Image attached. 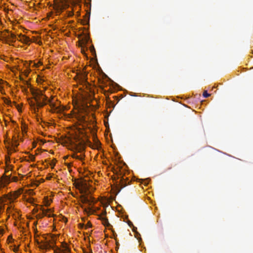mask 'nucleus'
<instances>
[{
  "label": "nucleus",
  "mask_w": 253,
  "mask_h": 253,
  "mask_svg": "<svg viewBox=\"0 0 253 253\" xmlns=\"http://www.w3.org/2000/svg\"><path fill=\"white\" fill-rule=\"evenodd\" d=\"M6 212L7 215V219H8L10 215H11L15 220L17 221L19 220L20 221L22 219L20 211L15 208L14 206H8Z\"/></svg>",
  "instance_id": "12"
},
{
  "label": "nucleus",
  "mask_w": 253,
  "mask_h": 253,
  "mask_svg": "<svg viewBox=\"0 0 253 253\" xmlns=\"http://www.w3.org/2000/svg\"><path fill=\"white\" fill-rule=\"evenodd\" d=\"M60 237V234H47L45 237V240L48 243V244L50 246L51 249L53 250V248L55 247H57L56 243L57 240L59 239Z\"/></svg>",
  "instance_id": "14"
},
{
  "label": "nucleus",
  "mask_w": 253,
  "mask_h": 253,
  "mask_svg": "<svg viewBox=\"0 0 253 253\" xmlns=\"http://www.w3.org/2000/svg\"><path fill=\"white\" fill-rule=\"evenodd\" d=\"M91 65L85 66L82 71H80L74 77L77 84L82 85L79 88V99L83 100V103L74 106L70 113L66 114V111L70 109V105L63 106L61 104L60 101L57 97L52 95L50 89L44 88L42 90L38 88L30 87V91L32 97L28 99L31 112L35 114L39 121L40 110L44 106L48 105L47 110L52 113L63 114L65 120L76 118L81 123L87 122L88 121V114L90 111L89 106L87 102L90 100L92 95L91 85L87 81V73Z\"/></svg>",
  "instance_id": "1"
},
{
  "label": "nucleus",
  "mask_w": 253,
  "mask_h": 253,
  "mask_svg": "<svg viewBox=\"0 0 253 253\" xmlns=\"http://www.w3.org/2000/svg\"><path fill=\"white\" fill-rule=\"evenodd\" d=\"M46 142L45 140L42 138H38L37 142H34L33 143V147H35L36 146V144L38 143L40 146Z\"/></svg>",
  "instance_id": "33"
},
{
  "label": "nucleus",
  "mask_w": 253,
  "mask_h": 253,
  "mask_svg": "<svg viewBox=\"0 0 253 253\" xmlns=\"http://www.w3.org/2000/svg\"><path fill=\"white\" fill-rule=\"evenodd\" d=\"M45 82V78L44 76L41 75L38 76L37 78V82L38 84H43Z\"/></svg>",
  "instance_id": "31"
},
{
  "label": "nucleus",
  "mask_w": 253,
  "mask_h": 253,
  "mask_svg": "<svg viewBox=\"0 0 253 253\" xmlns=\"http://www.w3.org/2000/svg\"><path fill=\"white\" fill-rule=\"evenodd\" d=\"M32 213L35 215L37 219H40L44 217H53L54 215L52 209H48L42 205H36L32 211Z\"/></svg>",
  "instance_id": "8"
},
{
  "label": "nucleus",
  "mask_w": 253,
  "mask_h": 253,
  "mask_svg": "<svg viewBox=\"0 0 253 253\" xmlns=\"http://www.w3.org/2000/svg\"><path fill=\"white\" fill-rule=\"evenodd\" d=\"M42 43V42H40V43H39V44H41Z\"/></svg>",
  "instance_id": "51"
},
{
  "label": "nucleus",
  "mask_w": 253,
  "mask_h": 253,
  "mask_svg": "<svg viewBox=\"0 0 253 253\" xmlns=\"http://www.w3.org/2000/svg\"><path fill=\"white\" fill-rule=\"evenodd\" d=\"M27 202L30 203V204H34L35 202V199L33 198H28L26 200Z\"/></svg>",
  "instance_id": "41"
},
{
  "label": "nucleus",
  "mask_w": 253,
  "mask_h": 253,
  "mask_svg": "<svg viewBox=\"0 0 253 253\" xmlns=\"http://www.w3.org/2000/svg\"><path fill=\"white\" fill-rule=\"evenodd\" d=\"M69 0H59L54 2L53 9L54 11H51L47 14V18L50 19L53 17L55 13L56 15H60L62 12L69 7L70 4Z\"/></svg>",
  "instance_id": "7"
},
{
  "label": "nucleus",
  "mask_w": 253,
  "mask_h": 253,
  "mask_svg": "<svg viewBox=\"0 0 253 253\" xmlns=\"http://www.w3.org/2000/svg\"><path fill=\"white\" fill-rule=\"evenodd\" d=\"M92 140H93L92 143L96 144L97 143L99 144H101L100 142H99V141L98 140V139H97V138L94 135L92 137Z\"/></svg>",
  "instance_id": "40"
},
{
  "label": "nucleus",
  "mask_w": 253,
  "mask_h": 253,
  "mask_svg": "<svg viewBox=\"0 0 253 253\" xmlns=\"http://www.w3.org/2000/svg\"><path fill=\"white\" fill-rule=\"evenodd\" d=\"M52 202V200L50 196L44 197L43 199V201H42L43 205H42L44 207H48L50 205V204Z\"/></svg>",
  "instance_id": "24"
},
{
  "label": "nucleus",
  "mask_w": 253,
  "mask_h": 253,
  "mask_svg": "<svg viewBox=\"0 0 253 253\" xmlns=\"http://www.w3.org/2000/svg\"><path fill=\"white\" fill-rule=\"evenodd\" d=\"M62 144L73 151L71 155L65 156L63 158V164L69 170L74 168H84L85 165V145H89L93 149L100 150L101 144L92 143L88 141L83 130L72 131L62 140Z\"/></svg>",
  "instance_id": "2"
},
{
  "label": "nucleus",
  "mask_w": 253,
  "mask_h": 253,
  "mask_svg": "<svg viewBox=\"0 0 253 253\" xmlns=\"http://www.w3.org/2000/svg\"><path fill=\"white\" fill-rule=\"evenodd\" d=\"M91 61L95 62L93 60H92ZM92 70L97 72V78L99 85L101 88L104 89L105 86H107V85L106 84V82L108 81L107 77L106 75L102 72L98 65H97L96 63H94V64L92 65Z\"/></svg>",
  "instance_id": "10"
},
{
  "label": "nucleus",
  "mask_w": 253,
  "mask_h": 253,
  "mask_svg": "<svg viewBox=\"0 0 253 253\" xmlns=\"http://www.w3.org/2000/svg\"><path fill=\"white\" fill-rule=\"evenodd\" d=\"M33 63V61H20L18 65L15 66L14 68L16 70L19 71L21 75H23L25 77H28L30 73L31 70V64Z\"/></svg>",
  "instance_id": "9"
},
{
  "label": "nucleus",
  "mask_w": 253,
  "mask_h": 253,
  "mask_svg": "<svg viewBox=\"0 0 253 253\" xmlns=\"http://www.w3.org/2000/svg\"><path fill=\"white\" fill-rule=\"evenodd\" d=\"M71 195H72L73 196H74V197H76V196H75V195L74 194V193L71 192Z\"/></svg>",
  "instance_id": "49"
},
{
  "label": "nucleus",
  "mask_w": 253,
  "mask_h": 253,
  "mask_svg": "<svg viewBox=\"0 0 253 253\" xmlns=\"http://www.w3.org/2000/svg\"><path fill=\"white\" fill-rule=\"evenodd\" d=\"M89 51L91 52L92 55H94L95 54V50L94 46L93 45L90 46L89 48Z\"/></svg>",
  "instance_id": "38"
},
{
  "label": "nucleus",
  "mask_w": 253,
  "mask_h": 253,
  "mask_svg": "<svg viewBox=\"0 0 253 253\" xmlns=\"http://www.w3.org/2000/svg\"><path fill=\"white\" fill-rule=\"evenodd\" d=\"M53 253H71V250L68 244L65 242H61L60 246L53 248Z\"/></svg>",
  "instance_id": "13"
},
{
  "label": "nucleus",
  "mask_w": 253,
  "mask_h": 253,
  "mask_svg": "<svg viewBox=\"0 0 253 253\" xmlns=\"http://www.w3.org/2000/svg\"><path fill=\"white\" fill-rule=\"evenodd\" d=\"M13 106L16 108L19 113H21L22 112L23 107V103L17 104L16 102L13 101Z\"/></svg>",
  "instance_id": "27"
},
{
  "label": "nucleus",
  "mask_w": 253,
  "mask_h": 253,
  "mask_svg": "<svg viewBox=\"0 0 253 253\" xmlns=\"http://www.w3.org/2000/svg\"><path fill=\"white\" fill-rule=\"evenodd\" d=\"M16 40V35L14 33H8L7 35H3L2 36L3 42L10 45H13Z\"/></svg>",
  "instance_id": "16"
},
{
  "label": "nucleus",
  "mask_w": 253,
  "mask_h": 253,
  "mask_svg": "<svg viewBox=\"0 0 253 253\" xmlns=\"http://www.w3.org/2000/svg\"><path fill=\"white\" fill-rule=\"evenodd\" d=\"M93 184H95V182L87 178L77 179L74 183L75 188L81 194L80 198L82 202L89 205L88 207L84 209V211L88 215L94 214L99 217L106 210V208L102 205L101 202L94 201V199L92 197L91 194L95 189Z\"/></svg>",
  "instance_id": "3"
},
{
  "label": "nucleus",
  "mask_w": 253,
  "mask_h": 253,
  "mask_svg": "<svg viewBox=\"0 0 253 253\" xmlns=\"http://www.w3.org/2000/svg\"><path fill=\"white\" fill-rule=\"evenodd\" d=\"M9 175H10V182H18V181L21 180L22 179V177H23V176H21V178L20 179H19V178L17 176H12L11 174H9Z\"/></svg>",
  "instance_id": "36"
},
{
  "label": "nucleus",
  "mask_w": 253,
  "mask_h": 253,
  "mask_svg": "<svg viewBox=\"0 0 253 253\" xmlns=\"http://www.w3.org/2000/svg\"><path fill=\"white\" fill-rule=\"evenodd\" d=\"M81 48V52L82 53L84 54L85 56H86L85 51L86 50V45L85 46H80Z\"/></svg>",
  "instance_id": "39"
},
{
  "label": "nucleus",
  "mask_w": 253,
  "mask_h": 253,
  "mask_svg": "<svg viewBox=\"0 0 253 253\" xmlns=\"http://www.w3.org/2000/svg\"><path fill=\"white\" fill-rule=\"evenodd\" d=\"M17 40L23 44L29 45L33 41L29 37L25 35L22 34L21 33H17Z\"/></svg>",
  "instance_id": "18"
},
{
  "label": "nucleus",
  "mask_w": 253,
  "mask_h": 253,
  "mask_svg": "<svg viewBox=\"0 0 253 253\" xmlns=\"http://www.w3.org/2000/svg\"><path fill=\"white\" fill-rule=\"evenodd\" d=\"M21 127L22 134H21L20 132H19L20 136L18 137V138H17L18 139V143L20 140V141L22 140V137L21 135H22L23 137H24L25 135L26 134L27 130H28V125L25 123L22 122ZM16 130H18V131H19V132H20V130L19 129H15L13 131L12 135H14V134L15 133V131H16Z\"/></svg>",
  "instance_id": "19"
},
{
  "label": "nucleus",
  "mask_w": 253,
  "mask_h": 253,
  "mask_svg": "<svg viewBox=\"0 0 253 253\" xmlns=\"http://www.w3.org/2000/svg\"><path fill=\"white\" fill-rule=\"evenodd\" d=\"M106 210H104L103 214H101L100 216L98 217V219L101 220L102 224L106 228L109 229H110L112 226L110 224L108 218L106 217Z\"/></svg>",
  "instance_id": "20"
},
{
  "label": "nucleus",
  "mask_w": 253,
  "mask_h": 253,
  "mask_svg": "<svg viewBox=\"0 0 253 253\" xmlns=\"http://www.w3.org/2000/svg\"><path fill=\"white\" fill-rule=\"evenodd\" d=\"M0 253H5L3 251L1 250Z\"/></svg>",
  "instance_id": "50"
},
{
  "label": "nucleus",
  "mask_w": 253,
  "mask_h": 253,
  "mask_svg": "<svg viewBox=\"0 0 253 253\" xmlns=\"http://www.w3.org/2000/svg\"><path fill=\"white\" fill-rule=\"evenodd\" d=\"M40 248L42 250H49L51 249L50 246L48 244V243L44 240V241L42 242L41 245H40Z\"/></svg>",
  "instance_id": "29"
},
{
  "label": "nucleus",
  "mask_w": 253,
  "mask_h": 253,
  "mask_svg": "<svg viewBox=\"0 0 253 253\" xmlns=\"http://www.w3.org/2000/svg\"><path fill=\"white\" fill-rule=\"evenodd\" d=\"M42 43V42H40V43H39V44H41Z\"/></svg>",
  "instance_id": "52"
},
{
  "label": "nucleus",
  "mask_w": 253,
  "mask_h": 253,
  "mask_svg": "<svg viewBox=\"0 0 253 253\" xmlns=\"http://www.w3.org/2000/svg\"><path fill=\"white\" fill-rule=\"evenodd\" d=\"M7 243L8 244H9V246L10 245L13 244L15 243L12 236H11V235L8 236V237L7 239Z\"/></svg>",
  "instance_id": "37"
},
{
  "label": "nucleus",
  "mask_w": 253,
  "mask_h": 253,
  "mask_svg": "<svg viewBox=\"0 0 253 253\" xmlns=\"http://www.w3.org/2000/svg\"><path fill=\"white\" fill-rule=\"evenodd\" d=\"M203 95L204 97L207 98L210 96V94L208 93L207 91L205 90L204 91Z\"/></svg>",
  "instance_id": "43"
},
{
  "label": "nucleus",
  "mask_w": 253,
  "mask_h": 253,
  "mask_svg": "<svg viewBox=\"0 0 253 253\" xmlns=\"http://www.w3.org/2000/svg\"><path fill=\"white\" fill-rule=\"evenodd\" d=\"M33 219V217H29V216H28V217H27V219L31 220V219Z\"/></svg>",
  "instance_id": "48"
},
{
  "label": "nucleus",
  "mask_w": 253,
  "mask_h": 253,
  "mask_svg": "<svg viewBox=\"0 0 253 253\" xmlns=\"http://www.w3.org/2000/svg\"><path fill=\"white\" fill-rule=\"evenodd\" d=\"M2 100L3 103L7 106V107H13V102H12L10 99L6 97H2Z\"/></svg>",
  "instance_id": "26"
},
{
  "label": "nucleus",
  "mask_w": 253,
  "mask_h": 253,
  "mask_svg": "<svg viewBox=\"0 0 253 253\" xmlns=\"http://www.w3.org/2000/svg\"><path fill=\"white\" fill-rule=\"evenodd\" d=\"M4 230L3 228L0 227V235H2L4 234Z\"/></svg>",
  "instance_id": "44"
},
{
  "label": "nucleus",
  "mask_w": 253,
  "mask_h": 253,
  "mask_svg": "<svg viewBox=\"0 0 253 253\" xmlns=\"http://www.w3.org/2000/svg\"><path fill=\"white\" fill-rule=\"evenodd\" d=\"M25 160L29 162H34L35 161V156L31 154H28L27 155L25 156Z\"/></svg>",
  "instance_id": "30"
},
{
  "label": "nucleus",
  "mask_w": 253,
  "mask_h": 253,
  "mask_svg": "<svg viewBox=\"0 0 253 253\" xmlns=\"http://www.w3.org/2000/svg\"><path fill=\"white\" fill-rule=\"evenodd\" d=\"M42 65V62L41 60L38 61L37 62L33 61V63L31 64V68H39Z\"/></svg>",
  "instance_id": "32"
},
{
  "label": "nucleus",
  "mask_w": 253,
  "mask_h": 253,
  "mask_svg": "<svg viewBox=\"0 0 253 253\" xmlns=\"http://www.w3.org/2000/svg\"><path fill=\"white\" fill-rule=\"evenodd\" d=\"M73 4L71 5V10L67 11L65 18H68L73 16L74 13H76L77 16L80 15L81 5L79 4L81 0H72Z\"/></svg>",
  "instance_id": "11"
},
{
  "label": "nucleus",
  "mask_w": 253,
  "mask_h": 253,
  "mask_svg": "<svg viewBox=\"0 0 253 253\" xmlns=\"http://www.w3.org/2000/svg\"><path fill=\"white\" fill-rule=\"evenodd\" d=\"M30 220L24 219L22 218L19 222L18 221L15 222V225H17L20 232L23 233H25L28 229L29 226Z\"/></svg>",
  "instance_id": "15"
},
{
  "label": "nucleus",
  "mask_w": 253,
  "mask_h": 253,
  "mask_svg": "<svg viewBox=\"0 0 253 253\" xmlns=\"http://www.w3.org/2000/svg\"><path fill=\"white\" fill-rule=\"evenodd\" d=\"M9 86L8 83L2 79L0 80V92L2 94H5V89Z\"/></svg>",
  "instance_id": "22"
},
{
  "label": "nucleus",
  "mask_w": 253,
  "mask_h": 253,
  "mask_svg": "<svg viewBox=\"0 0 253 253\" xmlns=\"http://www.w3.org/2000/svg\"><path fill=\"white\" fill-rule=\"evenodd\" d=\"M41 126L46 130V128L51 126V123L45 122H42Z\"/></svg>",
  "instance_id": "35"
},
{
  "label": "nucleus",
  "mask_w": 253,
  "mask_h": 253,
  "mask_svg": "<svg viewBox=\"0 0 253 253\" xmlns=\"http://www.w3.org/2000/svg\"><path fill=\"white\" fill-rule=\"evenodd\" d=\"M41 134H42V135H43V136H45V135H46V133H44V132H41Z\"/></svg>",
  "instance_id": "47"
},
{
  "label": "nucleus",
  "mask_w": 253,
  "mask_h": 253,
  "mask_svg": "<svg viewBox=\"0 0 253 253\" xmlns=\"http://www.w3.org/2000/svg\"><path fill=\"white\" fill-rule=\"evenodd\" d=\"M24 189L20 188L18 189L10 191L6 194L3 195L0 199V202L3 205L8 206H14V203L17 202L18 199L23 193Z\"/></svg>",
  "instance_id": "6"
},
{
  "label": "nucleus",
  "mask_w": 253,
  "mask_h": 253,
  "mask_svg": "<svg viewBox=\"0 0 253 253\" xmlns=\"http://www.w3.org/2000/svg\"><path fill=\"white\" fill-rule=\"evenodd\" d=\"M52 178H55L54 174L53 173H49L46 176V179L48 180H50Z\"/></svg>",
  "instance_id": "42"
},
{
  "label": "nucleus",
  "mask_w": 253,
  "mask_h": 253,
  "mask_svg": "<svg viewBox=\"0 0 253 253\" xmlns=\"http://www.w3.org/2000/svg\"><path fill=\"white\" fill-rule=\"evenodd\" d=\"M91 224L90 222H88L86 225V228L91 227Z\"/></svg>",
  "instance_id": "45"
},
{
  "label": "nucleus",
  "mask_w": 253,
  "mask_h": 253,
  "mask_svg": "<svg viewBox=\"0 0 253 253\" xmlns=\"http://www.w3.org/2000/svg\"><path fill=\"white\" fill-rule=\"evenodd\" d=\"M19 246L18 244L14 243L13 244L10 245L9 248L10 250L12 251L15 253H18L19 252Z\"/></svg>",
  "instance_id": "28"
},
{
  "label": "nucleus",
  "mask_w": 253,
  "mask_h": 253,
  "mask_svg": "<svg viewBox=\"0 0 253 253\" xmlns=\"http://www.w3.org/2000/svg\"><path fill=\"white\" fill-rule=\"evenodd\" d=\"M89 40V38L88 36H85L79 42V46H85Z\"/></svg>",
  "instance_id": "25"
},
{
  "label": "nucleus",
  "mask_w": 253,
  "mask_h": 253,
  "mask_svg": "<svg viewBox=\"0 0 253 253\" xmlns=\"http://www.w3.org/2000/svg\"><path fill=\"white\" fill-rule=\"evenodd\" d=\"M13 169V166L10 164H6L5 168V173L6 174L8 172L11 171Z\"/></svg>",
  "instance_id": "34"
},
{
  "label": "nucleus",
  "mask_w": 253,
  "mask_h": 253,
  "mask_svg": "<svg viewBox=\"0 0 253 253\" xmlns=\"http://www.w3.org/2000/svg\"><path fill=\"white\" fill-rule=\"evenodd\" d=\"M19 132L18 130L15 131L11 139L6 138L4 140V144L7 149V155L5 156V164H10V155L17 151V148L19 143L18 142V137H19Z\"/></svg>",
  "instance_id": "5"
},
{
  "label": "nucleus",
  "mask_w": 253,
  "mask_h": 253,
  "mask_svg": "<svg viewBox=\"0 0 253 253\" xmlns=\"http://www.w3.org/2000/svg\"><path fill=\"white\" fill-rule=\"evenodd\" d=\"M113 161L114 166L113 168V171L117 176L118 178H120L119 186L121 188H123L130 184L132 181H136L140 183L142 188H143L142 185L147 186L149 184L150 180L148 179H138L135 177L130 179L131 175L127 169V167L121 160L119 154H117L115 156Z\"/></svg>",
  "instance_id": "4"
},
{
  "label": "nucleus",
  "mask_w": 253,
  "mask_h": 253,
  "mask_svg": "<svg viewBox=\"0 0 253 253\" xmlns=\"http://www.w3.org/2000/svg\"><path fill=\"white\" fill-rule=\"evenodd\" d=\"M10 183V177L9 174H3L0 178V190Z\"/></svg>",
  "instance_id": "21"
},
{
  "label": "nucleus",
  "mask_w": 253,
  "mask_h": 253,
  "mask_svg": "<svg viewBox=\"0 0 253 253\" xmlns=\"http://www.w3.org/2000/svg\"><path fill=\"white\" fill-rule=\"evenodd\" d=\"M37 223H38V221H35L33 223V224L34 225V226H36L37 224Z\"/></svg>",
  "instance_id": "46"
},
{
  "label": "nucleus",
  "mask_w": 253,
  "mask_h": 253,
  "mask_svg": "<svg viewBox=\"0 0 253 253\" xmlns=\"http://www.w3.org/2000/svg\"><path fill=\"white\" fill-rule=\"evenodd\" d=\"M44 163L48 167H50L52 169H53L56 164L57 160L54 158L51 159H48L45 160Z\"/></svg>",
  "instance_id": "23"
},
{
  "label": "nucleus",
  "mask_w": 253,
  "mask_h": 253,
  "mask_svg": "<svg viewBox=\"0 0 253 253\" xmlns=\"http://www.w3.org/2000/svg\"><path fill=\"white\" fill-rule=\"evenodd\" d=\"M9 22L10 23V24L11 25V26L12 27V29L15 31L14 34L17 35V33H20V31H24L25 30L23 27H22L21 25H20L18 21H17L15 19H9Z\"/></svg>",
  "instance_id": "17"
}]
</instances>
